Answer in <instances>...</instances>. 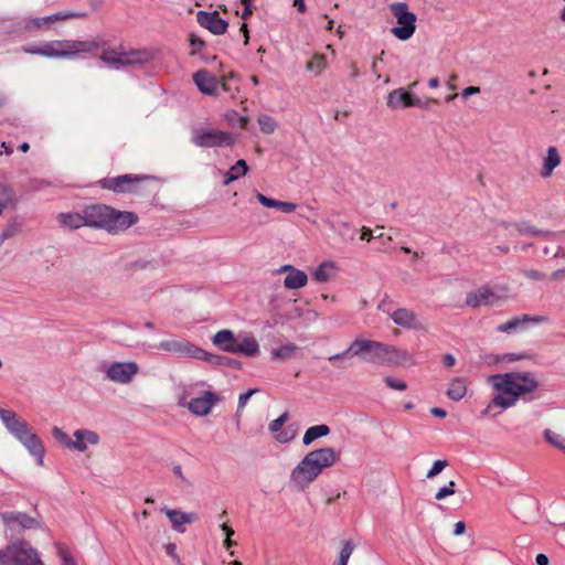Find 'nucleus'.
I'll return each instance as SVG.
<instances>
[{"mask_svg": "<svg viewBox=\"0 0 565 565\" xmlns=\"http://www.w3.org/2000/svg\"><path fill=\"white\" fill-rule=\"evenodd\" d=\"M494 298L495 295L490 288L482 287L475 292L468 294L466 298V303L469 307L478 308L481 306H488L492 303Z\"/></svg>", "mask_w": 565, "mask_h": 565, "instance_id": "nucleus-26", "label": "nucleus"}, {"mask_svg": "<svg viewBox=\"0 0 565 565\" xmlns=\"http://www.w3.org/2000/svg\"><path fill=\"white\" fill-rule=\"evenodd\" d=\"M535 562H536V565H548L550 564V559H548L547 555H545L543 553H540L536 555Z\"/></svg>", "mask_w": 565, "mask_h": 565, "instance_id": "nucleus-64", "label": "nucleus"}, {"mask_svg": "<svg viewBox=\"0 0 565 565\" xmlns=\"http://www.w3.org/2000/svg\"><path fill=\"white\" fill-rule=\"evenodd\" d=\"M57 221L62 226L67 227L70 230H77L82 226H86V222L84 221V210L82 211V213H60L57 215Z\"/></svg>", "mask_w": 565, "mask_h": 565, "instance_id": "nucleus-30", "label": "nucleus"}, {"mask_svg": "<svg viewBox=\"0 0 565 565\" xmlns=\"http://www.w3.org/2000/svg\"><path fill=\"white\" fill-rule=\"evenodd\" d=\"M139 372V365L134 361L113 362L105 370L106 379L119 384H129Z\"/></svg>", "mask_w": 565, "mask_h": 565, "instance_id": "nucleus-11", "label": "nucleus"}, {"mask_svg": "<svg viewBox=\"0 0 565 565\" xmlns=\"http://www.w3.org/2000/svg\"><path fill=\"white\" fill-rule=\"evenodd\" d=\"M1 516L7 524H18L25 530L39 529L41 526V523L36 518L24 512L10 511L2 513Z\"/></svg>", "mask_w": 565, "mask_h": 565, "instance_id": "nucleus-22", "label": "nucleus"}, {"mask_svg": "<svg viewBox=\"0 0 565 565\" xmlns=\"http://www.w3.org/2000/svg\"><path fill=\"white\" fill-rule=\"evenodd\" d=\"M156 52L151 49H130L125 50L122 47V61H115L118 67H128L136 65H146L153 61Z\"/></svg>", "mask_w": 565, "mask_h": 565, "instance_id": "nucleus-12", "label": "nucleus"}, {"mask_svg": "<svg viewBox=\"0 0 565 565\" xmlns=\"http://www.w3.org/2000/svg\"><path fill=\"white\" fill-rule=\"evenodd\" d=\"M390 305H391V301H390V298L388 296H385L379 303V309L382 310V311H385V312H388L390 313Z\"/></svg>", "mask_w": 565, "mask_h": 565, "instance_id": "nucleus-63", "label": "nucleus"}, {"mask_svg": "<svg viewBox=\"0 0 565 565\" xmlns=\"http://www.w3.org/2000/svg\"><path fill=\"white\" fill-rule=\"evenodd\" d=\"M58 555L61 556V558L63 561V565H76L74 558L64 548L61 547L58 550Z\"/></svg>", "mask_w": 565, "mask_h": 565, "instance_id": "nucleus-56", "label": "nucleus"}, {"mask_svg": "<svg viewBox=\"0 0 565 565\" xmlns=\"http://www.w3.org/2000/svg\"><path fill=\"white\" fill-rule=\"evenodd\" d=\"M19 233V226L17 224H9L1 233H0V246L9 238L15 236Z\"/></svg>", "mask_w": 565, "mask_h": 565, "instance_id": "nucleus-48", "label": "nucleus"}, {"mask_svg": "<svg viewBox=\"0 0 565 565\" xmlns=\"http://www.w3.org/2000/svg\"><path fill=\"white\" fill-rule=\"evenodd\" d=\"M456 493V482L449 481L448 484L441 487L436 493L435 499L436 500H443L449 495H452Z\"/></svg>", "mask_w": 565, "mask_h": 565, "instance_id": "nucleus-46", "label": "nucleus"}, {"mask_svg": "<svg viewBox=\"0 0 565 565\" xmlns=\"http://www.w3.org/2000/svg\"><path fill=\"white\" fill-rule=\"evenodd\" d=\"M384 382L392 390L405 391L407 388L406 382L398 380L396 377H393V376H386L384 379Z\"/></svg>", "mask_w": 565, "mask_h": 565, "instance_id": "nucleus-49", "label": "nucleus"}, {"mask_svg": "<svg viewBox=\"0 0 565 565\" xmlns=\"http://www.w3.org/2000/svg\"><path fill=\"white\" fill-rule=\"evenodd\" d=\"M340 458L332 447H324L309 451L303 459L292 469L290 481L299 489H306L323 471L332 467Z\"/></svg>", "mask_w": 565, "mask_h": 565, "instance_id": "nucleus-2", "label": "nucleus"}, {"mask_svg": "<svg viewBox=\"0 0 565 565\" xmlns=\"http://www.w3.org/2000/svg\"><path fill=\"white\" fill-rule=\"evenodd\" d=\"M448 461L447 460H436L433 462V466L430 467V469L428 470L427 475H426V478L427 479H433L435 478L436 476H438L446 467H448Z\"/></svg>", "mask_w": 565, "mask_h": 565, "instance_id": "nucleus-47", "label": "nucleus"}, {"mask_svg": "<svg viewBox=\"0 0 565 565\" xmlns=\"http://www.w3.org/2000/svg\"><path fill=\"white\" fill-rule=\"evenodd\" d=\"M242 4L244 6L243 12H242V19L246 20L253 13V6H252V2H242Z\"/></svg>", "mask_w": 565, "mask_h": 565, "instance_id": "nucleus-60", "label": "nucleus"}, {"mask_svg": "<svg viewBox=\"0 0 565 565\" xmlns=\"http://www.w3.org/2000/svg\"><path fill=\"white\" fill-rule=\"evenodd\" d=\"M218 395L211 391H205L202 396L194 397L188 403L189 411L196 416L207 415L217 403Z\"/></svg>", "mask_w": 565, "mask_h": 565, "instance_id": "nucleus-18", "label": "nucleus"}, {"mask_svg": "<svg viewBox=\"0 0 565 565\" xmlns=\"http://www.w3.org/2000/svg\"><path fill=\"white\" fill-rule=\"evenodd\" d=\"M248 172V166L244 159H239L224 175L223 184L227 185L231 182L237 180L239 177L245 175Z\"/></svg>", "mask_w": 565, "mask_h": 565, "instance_id": "nucleus-35", "label": "nucleus"}, {"mask_svg": "<svg viewBox=\"0 0 565 565\" xmlns=\"http://www.w3.org/2000/svg\"><path fill=\"white\" fill-rule=\"evenodd\" d=\"M256 199L262 205L270 209L280 210L284 213H292L297 207L295 203L271 199L259 192L256 193Z\"/></svg>", "mask_w": 565, "mask_h": 565, "instance_id": "nucleus-31", "label": "nucleus"}, {"mask_svg": "<svg viewBox=\"0 0 565 565\" xmlns=\"http://www.w3.org/2000/svg\"><path fill=\"white\" fill-rule=\"evenodd\" d=\"M102 54L99 55V60L108 65H113L115 70H120L118 64L114 61H122V46L118 50L115 47H109L108 44L104 47H100Z\"/></svg>", "mask_w": 565, "mask_h": 565, "instance_id": "nucleus-34", "label": "nucleus"}, {"mask_svg": "<svg viewBox=\"0 0 565 565\" xmlns=\"http://www.w3.org/2000/svg\"><path fill=\"white\" fill-rule=\"evenodd\" d=\"M13 200H14V192L13 191H12V195H11L10 199H8L6 196H1V199H0V215L8 207L9 204L13 203Z\"/></svg>", "mask_w": 565, "mask_h": 565, "instance_id": "nucleus-59", "label": "nucleus"}, {"mask_svg": "<svg viewBox=\"0 0 565 565\" xmlns=\"http://www.w3.org/2000/svg\"><path fill=\"white\" fill-rule=\"evenodd\" d=\"M369 345V340L355 339L350 345L342 352L330 355L328 361L331 362L335 367H343L339 363L341 360L352 359L354 356H359L363 361V356Z\"/></svg>", "mask_w": 565, "mask_h": 565, "instance_id": "nucleus-17", "label": "nucleus"}, {"mask_svg": "<svg viewBox=\"0 0 565 565\" xmlns=\"http://www.w3.org/2000/svg\"><path fill=\"white\" fill-rule=\"evenodd\" d=\"M86 13H76V12H57L51 15L41 17V18H31L25 21V29L28 31L38 30V29H50L51 25L57 21H63L72 18H83Z\"/></svg>", "mask_w": 565, "mask_h": 565, "instance_id": "nucleus-15", "label": "nucleus"}, {"mask_svg": "<svg viewBox=\"0 0 565 565\" xmlns=\"http://www.w3.org/2000/svg\"><path fill=\"white\" fill-rule=\"evenodd\" d=\"M256 392H257V390L253 388V390L247 391L246 393L241 394L238 397V406H237L238 409L243 408L246 405V403L248 402V399L250 398V396Z\"/></svg>", "mask_w": 565, "mask_h": 565, "instance_id": "nucleus-55", "label": "nucleus"}, {"mask_svg": "<svg viewBox=\"0 0 565 565\" xmlns=\"http://www.w3.org/2000/svg\"><path fill=\"white\" fill-rule=\"evenodd\" d=\"M201 353H203V354H198L196 360L205 361L212 365L230 366L235 370H239L242 367V363L235 359H232V358H228L225 355L213 354V353L205 351L202 348H201Z\"/></svg>", "mask_w": 565, "mask_h": 565, "instance_id": "nucleus-25", "label": "nucleus"}, {"mask_svg": "<svg viewBox=\"0 0 565 565\" xmlns=\"http://www.w3.org/2000/svg\"><path fill=\"white\" fill-rule=\"evenodd\" d=\"M171 522L172 527L179 532L184 533V524H191L196 521L198 515L194 512H182L177 509L164 508L161 510Z\"/></svg>", "mask_w": 565, "mask_h": 565, "instance_id": "nucleus-21", "label": "nucleus"}, {"mask_svg": "<svg viewBox=\"0 0 565 565\" xmlns=\"http://www.w3.org/2000/svg\"><path fill=\"white\" fill-rule=\"evenodd\" d=\"M191 55H195L205 45L204 41L195 34H190Z\"/></svg>", "mask_w": 565, "mask_h": 565, "instance_id": "nucleus-51", "label": "nucleus"}, {"mask_svg": "<svg viewBox=\"0 0 565 565\" xmlns=\"http://www.w3.org/2000/svg\"><path fill=\"white\" fill-rule=\"evenodd\" d=\"M158 349L167 351V352H173V353H180L184 356L196 359L198 354L201 353V348L196 347L195 344L191 343L190 341L182 340H167L161 341L158 344Z\"/></svg>", "mask_w": 565, "mask_h": 565, "instance_id": "nucleus-19", "label": "nucleus"}, {"mask_svg": "<svg viewBox=\"0 0 565 565\" xmlns=\"http://www.w3.org/2000/svg\"><path fill=\"white\" fill-rule=\"evenodd\" d=\"M330 434V428L326 424H320L316 426L309 427L302 438V443L305 446H309L316 439L328 436Z\"/></svg>", "mask_w": 565, "mask_h": 565, "instance_id": "nucleus-36", "label": "nucleus"}, {"mask_svg": "<svg viewBox=\"0 0 565 565\" xmlns=\"http://www.w3.org/2000/svg\"><path fill=\"white\" fill-rule=\"evenodd\" d=\"M52 435L62 447L72 449V439L62 428L54 426Z\"/></svg>", "mask_w": 565, "mask_h": 565, "instance_id": "nucleus-44", "label": "nucleus"}, {"mask_svg": "<svg viewBox=\"0 0 565 565\" xmlns=\"http://www.w3.org/2000/svg\"><path fill=\"white\" fill-rule=\"evenodd\" d=\"M20 51L23 53H26V54H31V55H41V45H35V44L22 45Z\"/></svg>", "mask_w": 565, "mask_h": 565, "instance_id": "nucleus-54", "label": "nucleus"}, {"mask_svg": "<svg viewBox=\"0 0 565 565\" xmlns=\"http://www.w3.org/2000/svg\"><path fill=\"white\" fill-rule=\"evenodd\" d=\"M196 21L202 28L215 35L224 34L228 28V22L222 19L217 11H199L196 13Z\"/></svg>", "mask_w": 565, "mask_h": 565, "instance_id": "nucleus-14", "label": "nucleus"}, {"mask_svg": "<svg viewBox=\"0 0 565 565\" xmlns=\"http://www.w3.org/2000/svg\"><path fill=\"white\" fill-rule=\"evenodd\" d=\"M190 141L199 148H225L234 146L235 138L228 131L195 127L191 130Z\"/></svg>", "mask_w": 565, "mask_h": 565, "instance_id": "nucleus-7", "label": "nucleus"}, {"mask_svg": "<svg viewBox=\"0 0 565 565\" xmlns=\"http://www.w3.org/2000/svg\"><path fill=\"white\" fill-rule=\"evenodd\" d=\"M257 122L259 125L260 131L266 135L273 134L277 128V122L275 121V119L265 114L258 116Z\"/></svg>", "mask_w": 565, "mask_h": 565, "instance_id": "nucleus-40", "label": "nucleus"}, {"mask_svg": "<svg viewBox=\"0 0 565 565\" xmlns=\"http://www.w3.org/2000/svg\"><path fill=\"white\" fill-rule=\"evenodd\" d=\"M107 45V41L103 39L97 40H66V57L75 55L94 54L100 47Z\"/></svg>", "mask_w": 565, "mask_h": 565, "instance_id": "nucleus-13", "label": "nucleus"}, {"mask_svg": "<svg viewBox=\"0 0 565 565\" xmlns=\"http://www.w3.org/2000/svg\"><path fill=\"white\" fill-rule=\"evenodd\" d=\"M387 106L392 109L422 107V99L411 94L405 88L392 90L387 96Z\"/></svg>", "mask_w": 565, "mask_h": 565, "instance_id": "nucleus-16", "label": "nucleus"}, {"mask_svg": "<svg viewBox=\"0 0 565 565\" xmlns=\"http://www.w3.org/2000/svg\"><path fill=\"white\" fill-rule=\"evenodd\" d=\"M150 179L148 175L121 174L114 178H104L98 181L103 189L115 193H129L136 191V184Z\"/></svg>", "mask_w": 565, "mask_h": 565, "instance_id": "nucleus-9", "label": "nucleus"}, {"mask_svg": "<svg viewBox=\"0 0 565 565\" xmlns=\"http://www.w3.org/2000/svg\"><path fill=\"white\" fill-rule=\"evenodd\" d=\"M0 419L7 430L22 445L34 434L32 433L29 424L25 420L20 419L13 411L1 408Z\"/></svg>", "mask_w": 565, "mask_h": 565, "instance_id": "nucleus-10", "label": "nucleus"}, {"mask_svg": "<svg viewBox=\"0 0 565 565\" xmlns=\"http://www.w3.org/2000/svg\"><path fill=\"white\" fill-rule=\"evenodd\" d=\"M535 322L540 323L544 321L543 317L540 316H530V315H523V316H516L510 319L509 321L501 323L497 327L498 332H504V333H512L516 331L519 328H522L527 322Z\"/></svg>", "mask_w": 565, "mask_h": 565, "instance_id": "nucleus-24", "label": "nucleus"}, {"mask_svg": "<svg viewBox=\"0 0 565 565\" xmlns=\"http://www.w3.org/2000/svg\"><path fill=\"white\" fill-rule=\"evenodd\" d=\"M514 226L520 235L537 237V236H547L550 235L548 231L536 228L530 225L527 222L515 223Z\"/></svg>", "mask_w": 565, "mask_h": 565, "instance_id": "nucleus-38", "label": "nucleus"}, {"mask_svg": "<svg viewBox=\"0 0 565 565\" xmlns=\"http://www.w3.org/2000/svg\"><path fill=\"white\" fill-rule=\"evenodd\" d=\"M544 437L546 441L553 445L554 447L565 450V438L562 437L561 435L555 434L551 429H545Z\"/></svg>", "mask_w": 565, "mask_h": 565, "instance_id": "nucleus-45", "label": "nucleus"}, {"mask_svg": "<svg viewBox=\"0 0 565 565\" xmlns=\"http://www.w3.org/2000/svg\"><path fill=\"white\" fill-rule=\"evenodd\" d=\"M23 446L28 449L31 456H33L39 466H43V458L45 454V448L43 443L38 437V435L33 434L29 439L23 444Z\"/></svg>", "mask_w": 565, "mask_h": 565, "instance_id": "nucleus-32", "label": "nucleus"}, {"mask_svg": "<svg viewBox=\"0 0 565 565\" xmlns=\"http://www.w3.org/2000/svg\"><path fill=\"white\" fill-rule=\"evenodd\" d=\"M334 268V264L332 262H323L321 263L313 273V279L319 282H324L330 279V269Z\"/></svg>", "mask_w": 565, "mask_h": 565, "instance_id": "nucleus-39", "label": "nucleus"}, {"mask_svg": "<svg viewBox=\"0 0 565 565\" xmlns=\"http://www.w3.org/2000/svg\"><path fill=\"white\" fill-rule=\"evenodd\" d=\"M354 551V544L352 541L343 542L342 548L339 553L337 565H348L349 558Z\"/></svg>", "mask_w": 565, "mask_h": 565, "instance_id": "nucleus-43", "label": "nucleus"}, {"mask_svg": "<svg viewBox=\"0 0 565 565\" xmlns=\"http://www.w3.org/2000/svg\"><path fill=\"white\" fill-rule=\"evenodd\" d=\"M212 343L224 352L249 358L256 356L260 351L259 344L253 335H246L239 339L236 338L234 332L230 329H223L216 332L212 337Z\"/></svg>", "mask_w": 565, "mask_h": 565, "instance_id": "nucleus-4", "label": "nucleus"}, {"mask_svg": "<svg viewBox=\"0 0 565 565\" xmlns=\"http://www.w3.org/2000/svg\"><path fill=\"white\" fill-rule=\"evenodd\" d=\"M166 553L174 561L179 562V555L177 554V545L174 543H168L164 546Z\"/></svg>", "mask_w": 565, "mask_h": 565, "instance_id": "nucleus-57", "label": "nucleus"}, {"mask_svg": "<svg viewBox=\"0 0 565 565\" xmlns=\"http://www.w3.org/2000/svg\"><path fill=\"white\" fill-rule=\"evenodd\" d=\"M466 531V523L463 521H458L454 526V534L459 536L463 534Z\"/></svg>", "mask_w": 565, "mask_h": 565, "instance_id": "nucleus-61", "label": "nucleus"}, {"mask_svg": "<svg viewBox=\"0 0 565 565\" xmlns=\"http://www.w3.org/2000/svg\"><path fill=\"white\" fill-rule=\"evenodd\" d=\"M455 363H456V359L452 354L447 353L443 356V364L445 366L450 367V366H454Z\"/></svg>", "mask_w": 565, "mask_h": 565, "instance_id": "nucleus-62", "label": "nucleus"}, {"mask_svg": "<svg viewBox=\"0 0 565 565\" xmlns=\"http://www.w3.org/2000/svg\"><path fill=\"white\" fill-rule=\"evenodd\" d=\"M527 358V354L504 353L495 358L497 362H514Z\"/></svg>", "mask_w": 565, "mask_h": 565, "instance_id": "nucleus-52", "label": "nucleus"}, {"mask_svg": "<svg viewBox=\"0 0 565 565\" xmlns=\"http://www.w3.org/2000/svg\"><path fill=\"white\" fill-rule=\"evenodd\" d=\"M489 380L498 393L493 395L488 406L482 411V415L489 414L493 408H510L516 404L522 395L532 393L539 387V382L531 372L494 374Z\"/></svg>", "mask_w": 565, "mask_h": 565, "instance_id": "nucleus-1", "label": "nucleus"}, {"mask_svg": "<svg viewBox=\"0 0 565 565\" xmlns=\"http://www.w3.org/2000/svg\"><path fill=\"white\" fill-rule=\"evenodd\" d=\"M480 87L477 86H468L461 92L462 98H468L471 95L479 94Z\"/></svg>", "mask_w": 565, "mask_h": 565, "instance_id": "nucleus-58", "label": "nucleus"}, {"mask_svg": "<svg viewBox=\"0 0 565 565\" xmlns=\"http://www.w3.org/2000/svg\"><path fill=\"white\" fill-rule=\"evenodd\" d=\"M391 315L393 322L399 327L406 329H417L418 321L416 318V313L406 308H399L394 310Z\"/></svg>", "mask_w": 565, "mask_h": 565, "instance_id": "nucleus-27", "label": "nucleus"}, {"mask_svg": "<svg viewBox=\"0 0 565 565\" xmlns=\"http://www.w3.org/2000/svg\"><path fill=\"white\" fill-rule=\"evenodd\" d=\"M288 418H289V414L284 413L278 418L271 420L269 423V427H268L270 433L279 431L281 429V427L285 425V423L288 420Z\"/></svg>", "mask_w": 565, "mask_h": 565, "instance_id": "nucleus-50", "label": "nucleus"}, {"mask_svg": "<svg viewBox=\"0 0 565 565\" xmlns=\"http://www.w3.org/2000/svg\"><path fill=\"white\" fill-rule=\"evenodd\" d=\"M561 164V156L555 147H550L544 158L543 167L540 172L542 178L552 175L554 169Z\"/></svg>", "mask_w": 565, "mask_h": 565, "instance_id": "nucleus-29", "label": "nucleus"}, {"mask_svg": "<svg viewBox=\"0 0 565 565\" xmlns=\"http://www.w3.org/2000/svg\"><path fill=\"white\" fill-rule=\"evenodd\" d=\"M41 55L49 58L66 57V40L44 42L41 44Z\"/></svg>", "mask_w": 565, "mask_h": 565, "instance_id": "nucleus-28", "label": "nucleus"}, {"mask_svg": "<svg viewBox=\"0 0 565 565\" xmlns=\"http://www.w3.org/2000/svg\"><path fill=\"white\" fill-rule=\"evenodd\" d=\"M84 221L88 227L115 234L135 225L138 216L134 212L118 211L106 204H92L84 209Z\"/></svg>", "mask_w": 565, "mask_h": 565, "instance_id": "nucleus-3", "label": "nucleus"}, {"mask_svg": "<svg viewBox=\"0 0 565 565\" xmlns=\"http://www.w3.org/2000/svg\"><path fill=\"white\" fill-rule=\"evenodd\" d=\"M193 81L201 93L210 96L220 95V82L207 71L200 70L195 72Z\"/></svg>", "mask_w": 565, "mask_h": 565, "instance_id": "nucleus-20", "label": "nucleus"}, {"mask_svg": "<svg viewBox=\"0 0 565 565\" xmlns=\"http://www.w3.org/2000/svg\"><path fill=\"white\" fill-rule=\"evenodd\" d=\"M388 8L397 21L391 33L401 41L409 40L416 31V14L409 11L406 2H393Z\"/></svg>", "mask_w": 565, "mask_h": 565, "instance_id": "nucleus-8", "label": "nucleus"}, {"mask_svg": "<svg viewBox=\"0 0 565 565\" xmlns=\"http://www.w3.org/2000/svg\"><path fill=\"white\" fill-rule=\"evenodd\" d=\"M296 350H297V347L294 343H287L279 348L274 349L271 351V354H273L274 359L284 360V359L291 358L294 355V353L296 352Z\"/></svg>", "mask_w": 565, "mask_h": 565, "instance_id": "nucleus-41", "label": "nucleus"}, {"mask_svg": "<svg viewBox=\"0 0 565 565\" xmlns=\"http://www.w3.org/2000/svg\"><path fill=\"white\" fill-rule=\"evenodd\" d=\"M75 440H72V449L84 452L88 445H97L99 436L89 429H77L74 431Z\"/></svg>", "mask_w": 565, "mask_h": 565, "instance_id": "nucleus-23", "label": "nucleus"}, {"mask_svg": "<svg viewBox=\"0 0 565 565\" xmlns=\"http://www.w3.org/2000/svg\"><path fill=\"white\" fill-rule=\"evenodd\" d=\"M467 392L466 382L461 377H456L451 381L449 384V387L447 390V396L455 402L460 401Z\"/></svg>", "mask_w": 565, "mask_h": 565, "instance_id": "nucleus-37", "label": "nucleus"}, {"mask_svg": "<svg viewBox=\"0 0 565 565\" xmlns=\"http://www.w3.org/2000/svg\"><path fill=\"white\" fill-rule=\"evenodd\" d=\"M308 276L303 270L292 269L284 279V286L287 289H299L307 285Z\"/></svg>", "mask_w": 565, "mask_h": 565, "instance_id": "nucleus-33", "label": "nucleus"}, {"mask_svg": "<svg viewBox=\"0 0 565 565\" xmlns=\"http://www.w3.org/2000/svg\"><path fill=\"white\" fill-rule=\"evenodd\" d=\"M523 275L532 280H543L545 278V274L536 269H525L523 270Z\"/></svg>", "mask_w": 565, "mask_h": 565, "instance_id": "nucleus-53", "label": "nucleus"}, {"mask_svg": "<svg viewBox=\"0 0 565 565\" xmlns=\"http://www.w3.org/2000/svg\"><path fill=\"white\" fill-rule=\"evenodd\" d=\"M327 66V58L322 54H316L308 63L307 70L316 72L319 75Z\"/></svg>", "mask_w": 565, "mask_h": 565, "instance_id": "nucleus-42", "label": "nucleus"}, {"mask_svg": "<svg viewBox=\"0 0 565 565\" xmlns=\"http://www.w3.org/2000/svg\"><path fill=\"white\" fill-rule=\"evenodd\" d=\"M0 565H44L31 544L20 540L0 550Z\"/></svg>", "mask_w": 565, "mask_h": 565, "instance_id": "nucleus-6", "label": "nucleus"}, {"mask_svg": "<svg viewBox=\"0 0 565 565\" xmlns=\"http://www.w3.org/2000/svg\"><path fill=\"white\" fill-rule=\"evenodd\" d=\"M411 360L412 355L407 351L373 340H369V345L363 356L365 362L380 364L405 365Z\"/></svg>", "mask_w": 565, "mask_h": 565, "instance_id": "nucleus-5", "label": "nucleus"}]
</instances>
